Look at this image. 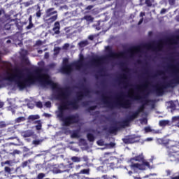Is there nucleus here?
<instances>
[{
	"label": "nucleus",
	"instance_id": "obj_1",
	"mask_svg": "<svg viewBox=\"0 0 179 179\" xmlns=\"http://www.w3.org/2000/svg\"><path fill=\"white\" fill-rule=\"evenodd\" d=\"M85 64V59L83 55H80V59L78 62L73 63L72 64H68V59H63V65L61 68V71L63 73H71L73 69L80 71L83 68Z\"/></svg>",
	"mask_w": 179,
	"mask_h": 179
},
{
	"label": "nucleus",
	"instance_id": "obj_2",
	"mask_svg": "<svg viewBox=\"0 0 179 179\" xmlns=\"http://www.w3.org/2000/svg\"><path fill=\"white\" fill-rule=\"evenodd\" d=\"M130 162L131 163L130 167L134 171H138V170H146L147 167L150 169L149 162L143 159V155L142 154L131 158Z\"/></svg>",
	"mask_w": 179,
	"mask_h": 179
},
{
	"label": "nucleus",
	"instance_id": "obj_3",
	"mask_svg": "<svg viewBox=\"0 0 179 179\" xmlns=\"http://www.w3.org/2000/svg\"><path fill=\"white\" fill-rule=\"evenodd\" d=\"M168 156L170 162H178L179 160V148L174 145V141L168 142Z\"/></svg>",
	"mask_w": 179,
	"mask_h": 179
},
{
	"label": "nucleus",
	"instance_id": "obj_4",
	"mask_svg": "<svg viewBox=\"0 0 179 179\" xmlns=\"http://www.w3.org/2000/svg\"><path fill=\"white\" fill-rule=\"evenodd\" d=\"M138 92L136 93L135 92V90L131 89L129 92L130 97L134 100H138V101H141V103H143V101H148L146 95H145L143 92H141V88H138Z\"/></svg>",
	"mask_w": 179,
	"mask_h": 179
},
{
	"label": "nucleus",
	"instance_id": "obj_5",
	"mask_svg": "<svg viewBox=\"0 0 179 179\" xmlns=\"http://www.w3.org/2000/svg\"><path fill=\"white\" fill-rule=\"evenodd\" d=\"M40 116L38 115H31L28 117V122L36 123L38 121H36V120H38Z\"/></svg>",
	"mask_w": 179,
	"mask_h": 179
},
{
	"label": "nucleus",
	"instance_id": "obj_6",
	"mask_svg": "<svg viewBox=\"0 0 179 179\" xmlns=\"http://www.w3.org/2000/svg\"><path fill=\"white\" fill-rule=\"evenodd\" d=\"M143 111V106H142L141 108H139L138 110L136 111L135 113H134L132 114V115L130 117V120H135V118H136V117H138V115H139L140 113H142Z\"/></svg>",
	"mask_w": 179,
	"mask_h": 179
},
{
	"label": "nucleus",
	"instance_id": "obj_7",
	"mask_svg": "<svg viewBox=\"0 0 179 179\" xmlns=\"http://www.w3.org/2000/svg\"><path fill=\"white\" fill-rule=\"evenodd\" d=\"M52 30L54 31V34H59V22H55V27H53Z\"/></svg>",
	"mask_w": 179,
	"mask_h": 179
},
{
	"label": "nucleus",
	"instance_id": "obj_8",
	"mask_svg": "<svg viewBox=\"0 0 179 179\" xmlns=\"http://www.w3.org/2000/svg\"><path fill=\"white\" fill-rule=\"evenodd\" d=\"M21 135L24 138H29V136H31L33 135V132L31 131H26L22 132Z\"/></svg>",
	"mask_w": 179,
	"mask_h": 179
},
{
	"label": "nucleus",
	"instance_id": "obj_9",
	"mask_svg": "<svg viewBox=\"0 0 179 179\" xmlns=\"http://www.w3.org/2000/svg\"><path fill=\"white\" fill-rule=\"evenodd\" d=\"M92 64L95 66H99L100 64H101V59L100 57H97L92 62Z\"/></svg>",
	"mask_w": 179,
	"mask_h": 179
},
{
	"label": "nucleus",
	"instance_id": "obj_10",
	"mask_svg": "<svg viewBox=\"0 0 179 179\" xmlns=\"http://www.w3.org/2000/svg\"><path fill=\"white\" fill-rule=\"evenodd\" d=\"M54 8H50L46 11V17H50L51 15H54V13H57V11H53Z\"/></svg>",
	"mask_w": 179,
	"mask_h": 179
},
{
	"label": "nucleus",
	"instance_id": "obj_11",
	"mask_svg": "<svg viewBox=\"0 0 179 179\" xmlns=\"http://www.w3.org/2000/svg\"><path fill=\"white\" fill-rule=\"evenodd\" d=\"M141 51V49L140 47L136 48L133 50H131V55H134L135 54H139Z\"/></svg>",
	"mask_w": 179,
	"mask_h": 179
},
{
	"label": "nucleus",
	"instance_id": "obj_12",
	"mask_svg": "<svg viewBox=\"0 0 179 179\" xmlns=\"http://www.w3.org/2000/svg\"><path fill=\"white\" fill-rule=\"evenodd\" d=\"M85 20H87V22H93L94 18L92 15H86L84 17Z\"/></svg>",
	"mask_w": 179,
	"mask_h": 179
},
{
	"label": "nucleus",
	"instance_id": "obj_13",
	"mask_svg": "<svg viewBox=\"0 0 179 179\" xmlns=\"http://www.w3.org/2000/svg\"><path fill=\"white\" fill-rule=\"evenodd\" d=\"M71 160L74 163H79L80 162V157H72Z\"/></svg>",
	"mask_w": 179,
	"mask_h": 179
},
{
	"label": "nucleus",
	"instance_id": "obj_14",
	"mask_svg": "<svg viewBox=\"0 0 179 179\" xmlns=\"http://www.w3.org/2000/svg\"><path fill=\"white\" fill-rule=\"evenodd\" d=\"M112 56L114 58H122V57H124V53H120V54L113 53Z\"/></svg>",
	"mask_w": 179,
	"mask_h": 179
},
{
	"label": "nucleus",
	"instance_id": "obj_15",
	"mask_svg": "<svg viewBox=\"0 0 179 179\" xmlns=\"http://www.w3.org/2000/svg\"><path fill=\"white\" fill-rule=\"evenodd\" d=\"M169 121L168 120H162L159 121V125L160 127H164L166 125H168Z\"/></svg>",
	"mask_w": 179,
	"mask_h": 179
},
{
	"label": "nucleus",
	"instance_id": "obj_16",
	"mask_svg": "<svg viewBox=\"0 0 179 179\" xmlns=\"http://www.w3.org/2000/svg\"><path fill=\"white\" fill-rule=\"evenodd\" d=\"M23 121H26V117H20L15 119V122H23Z\"/></svg>",
	"mask_w": 179,
	"mask_h": 179
},
{
	"label": "nucleus",
	"instance_id": "obj_17",
	"mask_svg": "<svg viewBox=\"0 0 179 179\" xmlns=\"http://www.w3.org/2000/svg\"><path fill=\"white\" fill-rule=\"evenodd\" d=\"M87 44H89V43L87 42V41H81L79 43L80 47H86V45H87Z\"/></svg>",
	"mask_w": 179,
	"mask_h": 179
},
{
	"label": "nucleus",
	"instance_id": "obj_18",
	"mask_svg": "<svg viewBox=\"0 0 179 179\" xmlns=\"http://www.w3.org/2000/svg\"><path fill=\"white\" fill-rule=\"evenodd\" d=\"M87 138L90 142H93L94 141V136H93V134H87Z\"/></svg>",
	"mask_w": 179,
	"mask_h": 179
},
{
	"label": "nucleus",
	"instance_id": "obj_19",
	"mask_svg": "<svg viewBox=\"0 0 179 179\" xmlns=\"http://www.w3.org/2000/svg\"><path fill=\"white\" fill-rule=\"evenodd\" d=\"M153 2H155V0H146L145 3L148 5V6H152L153 5Z\"/></svg>",
	"mask_w": 179,
	"mask_h": 179
},
{
	"label": "nucleus",
	"instance_id": "obj_20",
	"mask_svg": "<svg viewBox=\"0 0 179 179\" xmlns=\"http://www.w3.org/2000/svg\"><path fill=\"white\" fill-rule=\"evenodd\" d=\"M173 122H176V124H179V116H175L172 117Z\"/></svg>",
	"mask_w": 179,
	"mask_h": 179
},
{
	"label": "nucleus",
	"instance_id": "obj_21",
	"mask_svg": "<svg viewBox=\"0 0 179 179\" xmlns=\"http://www.w3.org/2000/svg\"><path fill=\"white\" fill-rule=\"evenodd\" d=\"M38 125L36 126V128L38 131H40V129H41V121H38V122H36Z\"/></svg>",
	"mask_w": 179,
	"mask_h": 179
},
{
	"label": "nucleus",
	"instance_id": "obj_22",
	"mask_svg": "<svg viewBox=\"0 0 179 179\" xmlns=\"http://www.w3.org/2000/svg\"><path fill=\"white\" fill-rule=\"evenodd\" d=\"M33 28V23H31V17L29 18V24L27 27V29L29 30Z\"/></svg>",
	"mask_w": 179,
	"mask_h": 179
},
{
	"label": "nucleus",
	"instance_id": "obj_23",
	"mask_svg": "<svg viewBox=\"0 0 179 179\" xmlns=\"http://www.w3.org/2000/svg\"><path fill=\"white\" fill-rule=\"evenodd\" d=\"M80 174H89V169H83L80 171Z\"/></svg>",
	"mask_w": 179,
	"mask_h": 179
},
{
	"label": "nucleus",
	"instance_id": "obj_24",
	"mask_svg": "<svg viewBox=\"0 0 179 179\" xmlns=\"http://www.w3.org/2000/svg\"><path fill=\"white\" fill-rule=\"evenodd\" d=\"M4 170L6 171V173H8V174H10V172L12 171V169H10V167L6 166L4 168Z\"/></svg>",
	"mask_w": 179,
	"mask_h": 179
},
{
	"label": "nucleus",
	"instance_id": "obj_25",
	"mask_svg": "<svg viewBox=\"0 0 179 179\" xmlns=\"http://www.w3.org/2000/svg\"><path fill=\"white\" fill-rule=\"evenodd\" d=\"M45 177V174L44 173H39L38 175V179H43Z\"/></svg>",
	"mask_w": 179,
	"mask_h": 179
},
{
	"label": "nucleus",
	"instance_id": "obj_26",
	"mask_svg": "<svg viewBox=\"0 0 179 179\" xmlns=\"http://www.w3.org/2000/svg\"><path fill=\"white\" fill-rule=\"evenodd\" d=\"M48 20H50V22H55V20H57V15L52 16Z\"/></svg>",
	"mask_w": 179,
	"mask_h": 179
},
{
	"label": "nucleus",
	"instance_id": "obj_27",
	"mask_svg": "<svg viewBox=\"0 0 179 179\" xmlns=\"http://www.w3.org/2000/svg\"><path fill=\"white\" fill-rule=\"evenodd\" d=\"M40 143H41V141H40V140H34L33 141L34 145H40Z\"/></svg>",
	"mask_w": 179,
	"mask_h": 179
},
{
	"label": "nucleus",
	"instance_id": "obj_28",
	"mask_svg": "<svg viewBox=\"0 0 179 179\" xmlns=\"http://www.w3.org/2000/svg\"><path fill=\"white\" fill-rule=\"evenodd\" d=\"M36 107L41 108V107H43V103L41 101L36 102Z\"/></svg>",
	"mask_w": 179,
	"mask_h": 179
},
{
	"label": "nucleus",
	"instance_id": "obj_29",
	"mask_svg": "<svg viewBox=\"0 0 179 179\" xmlns=\"http://www.w3.org/2000/svg\"><path fill=\"white\" fill-rule=\"evenodd\" d=\"M45 107H47L48 108H50V107H51V102L48 101L45 103Z\"/></svg>",
	"mask_w": 179,
	"mask_h": 179
},
{
	"label": "nucleus",
	"instance_id": "obj_30",
	"mask_svg": "<svg viewBox=\"0 0 179 179\" xmlns=\"http://www.w3.org/2000/svg\"><path fill=\"white\" fill-rule=\"evenodd\" d=\"M157 90L159 93H162L163 92V87H157Z\"/></svg>",
	"mask_w": 179,
	"mask_h": 179
},
{
	"label": "nucleus",
	"instance_id": "obj_31",
	"mask_svg": "<svg viewBox=\"0 0 179 179\" xmlns=\"http://www.w3.org/2000/svg\"><path fill=\"white\" fill-rule=\"evenodd\" d=\"M97 143L99 146H103V145H104V143L101 140L97 141Z\"/></svg>",
	"mask_w": 179,
	"mask_h": 179
},
{
	"label": "nucleus",
	"instance_id": "obj_32",
	"mask_svg": "<svg viewBox=\"0 0 179 179\" xmlns=\"http://www.w3.org/2000/svg\"><path fill=\"white\" fill-rule=\"evenodd\" d=\"M72 137L73 138H78L79 134H78V133H74V134H72Z\"/></svg>",
	"mask_w": 179,
	"mask_h": 179
},
{
	"label": "nucleus",
	"instance_id": "obj_33",
	"mask_svg": "<svg viewBox=\"0 0 179 179\" xmlns=\"http://www.w3.org/2000/svg\"><path fill=\"white\" fill-rule=\"evenodd\" d=\"M4 164H10V161H6L5 162L1 163V166H3Z\"/></svg>",
	"mask_w": 179,
	"mask_h": 179
},
{
	"label": "nucleus",
	"instance_id": "obj_34",
	"mask_svg": "<svg viewBox=\"0 0 179 179\" xmlns=\"http://www.w3.org/2000/svg\"><path fill=\"white\" fill-rule=\"evenodd\" d=\"M146 142H152L153 141V138L150 137L145 139Z\"/></svg>",
	"mask_w": 179,
	"mask_h": 179
},
{
	"label": "nucleus",
	"instance_id": "obj_35",
	"mask_svg": "<svg viewBox=\"0 0 179 179\" xmlns=\"http://www.w3.org/2000/svg\"><path fill=\"white\" fill-rule=\"evenodd\" d=\"M141 124H148V120L143 119L141 120Z\"/></svg>",
	"mask_w": 179,
	"mask_h": 179
},
{
	"label": "nucleus",
	"instance_id": "obj_36",
	"mask_svg": "<svg viewBox=\"0 0 179 179\" xmlns=\"http://www.w3.org/2000/svg\"><path fill=\"white\" fill-rule=\"evenodd\" d=\"M57 116L59 118V106L58 107V110L56 112Z\"/></svg>",
	"mask_w": 179,
	"mask_h": 179
},
{
	"label": "nucleus",
	"instance_id": "obj_37",
	"mask_svg": "<svg viewBox=\"0 0 179 179\" xmlns=\"http://www.w3.org/2000/svg\"><path fill=\"white\" fill-rule=\"evenodd\" d=\"M101 179H111L110 178H109L108 176H102V178Z\"/></svg>",
	"mask_w": 179,
	"mask_h": 179
},
{
	"label": "nucleus",
	"instance_id": "obj_38",
	"mask_svg": "<svg viewBox=\"0 0 179 179\" xmlns=\"http://www.w3.org/2000/svg\"><path fill=\"white\" fill-rule=\"evenodd\" d=\"M87 10H90V9H93V6H88L87 8H86Z\"/></svg>",
	"mask_w": 179,
	"mask_h": 179
},
{
	"label": "nucleus",
	"instance_id": "obj_39",
	"mask_svg": "<svg viewBox=\"0 0 179 179\" xmlns=\"http://www.w3.org/2000/svg\"><path fill=\"white\" fill-rule=\"evenodd\" d=\"M83 96H85V94H83V93H81L80 94V96L78 97V100H82V97H83Z\"/></svg>",
	"mask_w": 179,
	"mask_h": 179
},
{
	"label": "nucleus",
	"instance_id": "obj_40",
	"mask_svg": "<svg viewBox=\"0 0 179 179\" xmlns=\"http://www.w3.org/2000/svg\"><path fill=\"white\" fill-rule=\"evenodd\" d=\"M164 13H166V9L163 8L161 10V14L164 15Z\"/></svg>",
	"mask_w": 179,
	"mask_h": 179
},
{
	"label": "nucleus",
	"instance_id": "obj_41",
	"mask_svg": "<svg viewBox=\"0 0 179 179\" xmlns=\"http://www.w3.org/2000/svg\"><path fill=\"white\" fill-rule=\"evenodd\" d=\"M36 16H37V17H40L41 16V13L40 11H38L36 13Z\"/></svg>",
	"mask_w": 179,
	"mask_h": 179
},
{
	"label": "nucleus",
	"instance_id": "obj_42",
	"mask_svg": "<svg viewBox=\"0 0 179 179\" xmlns=\"http://www.w3.org/2000/svg\"><path fill=\"white\" fill-rule=\"evenodd\" d=\"M145 132H150V127H145Z\"/></svg>",
	"mask_w": 179,
	"mask_h": 179
},
{
	"label": "nucleus",
	"instance_id": "obj_43",
	"mask_svg": "<svg viewBox=\"0 0 179 179\" xmlns=\"http://www.w3.org/2000/svg\"><path fill=\"white\" fill-rule=\"evenodd\" d=\"M166 176H170V174L171 173V171L170 170H166Z\"/></svg>",
	"mask_w": 179,
	"mask_h": 179
},
{
	"label": "nucleus",
	"instance_id": "obj_44",
	"mask_svg": "<svg viewBox=\"0 0 179 179\" xmlns=\"http://www.w3.org/2000/svg\"><path fill=\"white\" fill-rule=\"evenodd\" d=\"M174 1L175 0H169L170 5H173L174 4Z\"/></svg>",
	"mask_w": 179,
	"mask_h": 179
},
{
	"label": "nucleus",
	"instance_id": "obj_45",
	"mask_svg": "<svg viewBox=\"0 0 179 179\" xmlns=\"http://www.w3.org/2000/svg\"><path fill=\"white\" fill-rule=\"evenodd\" d=\"M3 127H5V124H3V122H1L0 123V128H3Z\"/></svg>",
	"mask_w": 179,
	"mask_h": 179
},
{
	"label": "nucleus",
	"instance_id": "obj_46",
	"mask_svg": "<svg viewBox=\"0 0 179 179\" xmlns=\"http://www.w3.org/2000/svg\"><path fill=\"white\" fill-rule=\"evenodd\" d=\"M65 171H67L68 173L69 172V170H66V171H61V170H59L58 171H57V173H64V172H65Z\"/></svg>",
	"mask_w": 179,
	"mask_h": 179
},
{
	"label": "nucleus",
	"instance_id": "obj_47",
	"mask_svg": "<svg viewBox=\"0 0 179 179\" xmlns=\"http://www.w3.org/2000/svg\"><path fill=\"white\" fill-rule=\"evenodd\" d=\"M3 107V102H0V108Z\"/></svg>",
	"mask_w": 179,
	"mask_h": 179
},
{
	"label": "nucleus",
	"instance_id": "obj_48",
	"mask_svg": "<svg viewBox=\"0 0 179 179\" xmlns=\"http://www.w3.org/2000/svg\"><path fill=\"white\" fill-rule=\"evenodd\" d=\"M140 16L143 17V16H145V13H141Z\"/></svg>",
	"mask_w": 179,
	"mask_h": 179
},
{
	"label": "nucleus",
	"instance_id": "obj_49",
	"mask_svg": "<svg viewBox=\"0 0 179 179\" xmlns=\"http://www.w3.org/2000/svg\"><path fill=\"white\" fill-rule=\"evenodd\" d=\"M143 22V18H141L140 21L138 22V24H141Z\"/></svg>",
	"mask_w": 179,
	"mask_h": 179
},
{
	"label": "nucleus",
	"instance_id": "obj_50",
	"mask_svg": "<svg viewBox=\"0 0 179 179\" xmlns=\"http://www.w3.org/2000/svg\"><path fill=\"white\" fill-rule=\"evenodd\" d=\"M176 83H178V76L176 77Z\"/></svg>",
	"mask_w": 179,
	"mask_h": 179
},
{
	"label": "nucleus",
	"instance_id": "obj_51",
	"mask_svg": "<svg viewBox=\"0 0 179 179\" xmlns=\"http://www.w3.org/2000/svg\"><path fill=\"white\" fill-rule=\"evenodd\" d=\"M45 58H48V53L45 54Z\"/></svg>",
	"mask_w": 179,
	"mask_h": 179
},
{
	"label": "nucleus",
	"instance_id": "obj_52",
	"mask_svg": "<svg viewBox=\"0 0 179 179\" xmlns=\"http://www.w3.org/2000/svg\"><path fill=\"white\" fill-rule=\"evenodd\" d=\"M64 47H66V48H67V47H69V44L66 43V44L64 45Z\"/></svg>",
	"mask_w": 179,
	"mask_h": 179
},
{
	"label": "nucleus",
	"instance_id": "obj_53",
	"mask_svg": "<svg viewBox=\"0 0 179 179\" xmlns=\"http://www.w3.org/2000/svg\"><path fill=\"white\" fill-rule=\"evenodd\" d=\"M89 39H90V40H93V36H89Z\"/></svg>",
	"mask_w": 179,
	"mask_h": 179
},
{
	"label": "nucleus",
	"instance_id": "obj_54",
	"mask_svg": "<svg viewBox=\"0 0 179 179\" xmlns=\"http://www.w3.org/2000/svg\"><path fill=\"white\" fill-rule=\"evenodd\" d=\"M38 52L39 54H41V53L43 52V50H38Z\"/></svg>",
	"mask_w": 179,
	"mask_h": 179
},
{
	"label": "nucleus",
	"instance_id": "obj_55",
	"mask_svg": "<svg viewBox=\"0 0 179 179\" xmlns=\"http://www.w3.org/2000/svg\"><path fill=\"white\" fill-rule=\"evenodd\" d=\"M36 43H37V44H41V41H38L36 42Z\"/></svg>",
	"mask_w": 179,
	"mask_h": 179
},
{
	"label": "nucleus",
	"instance_id": "obj_56",
	"mask_svg": "<svg viewBox=\"0 0 179 179\" xmlns=\"http://www.w3.org/2000/svg\"><path fill=\"white\" fill-rule=\"evenodd\" d=\"M132 173H133V172H132V171H129V176H131Z\"/></svg>",
	"mask_w": 179,
	"mask_h": 179
},
{
	"label": "nucleus",
	"instance_id": "obj_57",
	"mask_svg": "<svg viewBox=\"0 0 179 179\" xmlns=\"http://www.w3.org/2000/svg\"><path fill=\"white\" fill-rule=\"evenodd\" d=\"M6 43H7V44H9V43H10V40H8V41H6Z\"/></svg>",
	"mask_w": 179,
	"mask_h": 179
},
{
	"label": "nucleus",
	"instance_id": "obj_58",
	"mask_svg": "<svg viewBox=\"0 0 179 179\" xmlns=\"http://www.w3.org/2000/svg\"><path fill=\"white\" fill-rule=\"evenodd\" d=\"M57 50H59V48H55V51H57Z\"/></svg>",
	"mask_w": 179,
	"mask_h": 179
},
{
	"label": "nucleus",
	"instance_id": "obj_59",
	"mask_svg": "<svg viewBox=\"0 0 179 179\" xmlns=\"http://www.w3.org/2000/svg\"><path fill=\"white\" fill-rule=\"evenodd\" d=\"M2 15V10H0V16Z\"/></svg>",
	"mask_w": 179,
	"mask_h": 179
},
{
	"label": "nucleus",
	"instance_id": "obj_60",
	"mask_svg": "<svg viewBox=\"0 0 179 179\" xmlns=\"http://www.w3.org/2000/svg\"><path fill=\"white\" fill-rule=\"evenodd\" d=\"M80 166H77V169H80Z\"/></svg>",
	"mask_w": 179,
	"mask_h": 179
},
{
	"label": "nucleus",
	"instance_id": "obj_61",
	"mask_svg": "<svg viewBox=\"0 0 179 179\" xmlns=\"http://www.w3.org/2000/svg\"><path fill=\"white\" fill-rule=\"evenodd\" d=\"M10 139H15V137L10 138Z\"/></svg>",
	"mask_w": 179,
	"mask_h": 179
},
{
	"label": "nucleus",
	"instance_id": "obj_62",
	"mask_svg": "<svg viewBox=\"0 0 179 179\" xmlns=\"http://www.w3.org/2000/svg\"><path fill=\"white\" fill-rule=\"evenodd\" d=\"M113 178H117V177L115 176H113Z\"/></svg>",
	"mask_w": 179,
	"mask_h": 179
},
{
	"label": "nucleus",
	"instance_id": "obj_63",
	"mask_svg": "<svg viewBox=\"0 0 179 179\" xmlns=\"http://www.w3.org/2000/svg\"><path fill=\"white\" fill-rule=\"evenodd\" d=\"M147 177H149V176H145L144 178H147Z\"/></svg>",
	"mask_w": 179,
	"mask_h": 179
},
{
	"label": "nucleus",
	"instance_id": "obj_64",
	"mask_svg": "<svg viewBox=\"0 0 179 179\" xmlns=\"http://www.w3.org/2000/svg\"><path fill=\"white\" fill-rule=\"evenodd\" d=\"M152 176H156V173H153Z\"/></svg>",
	"mask_w": 179,
	"mask_h": 179
}]
</instances>
